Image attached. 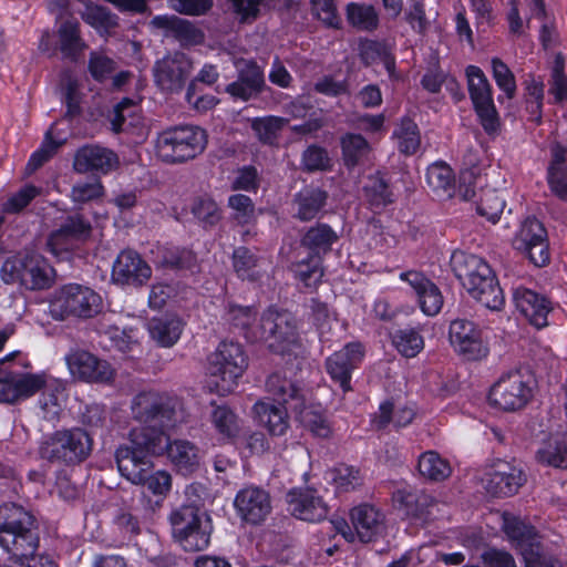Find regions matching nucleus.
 Returning <instances> with one entry per match:
<instances>
[{
    "label": "nucleus",
    "mask_w": 567,
    "mask_h": 567,
    "mask_svg": "<svg viewBox=\"0 0 567 567\" xmlns=\"http://www.w3.org/2000/svg\"><path fill=\"white\" fill-rule=\"evenodd\" d=\"M338 239L339 236L331 226L324 223H317L307 229L300 239V244L310 251L311 256L321 258L332 249V245Z\"/></svg>",
    "instance_id": "obj_36"
},
{
    "label": "nucleus",
    "mask_w": 567,
    "mask_h": 567,
    "mask_svg": "<svg viewBox=\"0 0 567 567\" xmlns=\"http://www.w3.org/2000/svg\"><path fill=\"white\" fill-rule=\"evenodd\" d=\"M396 499L404 506L408 516L424 520L431 514L429 508L433 505V498L425 493L399 491Z\"/></svg>",
    "instance_id": "obj_51"
},
{
    "label": "nucleus",
    "mask_w": 567,
    "mask_h": 567,
    "mask_svg": "<svg viewBox=\"0 0 567 567\" xmlns=\"http://www.w3.org/2000/svg\"><path fill=\"white\" fill-rule=\"evenodd\" d=\"M467 89L474 110L487 134L497 132L499 118L493 100V89L484 72L476 65L466 68Z\"/></svg>",
    "instance_id": "obj_13"
},
{
    "label": "nucleus",
    "mask_w": 567,
    "mask_h": 567,
    "mask_svg": "<svg viewBox=\"0 0 567 567\" xmlns=\"http://www.w3.org/2000/svg\"><path fill=\"white\" fill-rule=\"evenodd\" d=\"M151 277V266L134 250L121 251L113 264L112 279L115 284L142 287Z\"/></svg>",
    "instance_id": "obj_23"
},
{
    "label": "nucleus",
    "mask_w": 567,
    "mask_h": 567,
    "mask_svg": "<svg viewBox=\"0 0 567 567\" xmlns=\"http://www.w3.org/2000/svg\"><path fill=\"white\" fill-rule=\"evenodd\" d=\"M493 79L501 91H503L508 99H513L516 94V80L511 69L498 58H493L491 61Z\"/></svg>",
    "instance_id": "obj_64"
},
{
    "label": "nucleus",
    "mask_w": 567,
    "mask_h": 567,
    "mask_svg": "<svg viewBox=\"0 0 567 567\" xmlns=\"http://www.w3.org/2000/svg\"><path fill=\"white\" fill-rule=\"evenodd\" d=\"M192 213L205 228L216 226L223 217L220 207L209 197L196 199Z\"/></svg>",
    "instance_id": "obj_60"
},
{
    "label": "nucleus",
    "mask_w": 567,
    "mask_h": 567,
    "mask_svg": "<svg viewBox=\"0 0 567 567\" xmlns=\"http://www.w3.org/2000/svg\"><path fill=\"white\" fill-rule=\"evenodd\" d=\"M393 135L398 140V150L405 154L412 155L416 153L421 145V136L417 124L410 117H403Z\"/></svg>",
    "instance_id": "obj_50"
},
{
    "label": "nucleus",
    "mask_w": 567,
    "mask_h": 567,
    "mask_svg": "<svg viewBox=\"0 0 567 567\" xmlns=\"http://www.w3.org/2000/svg\"><path fill=\"white\" fill-rule=\"evenodd\" d=\"M212 423L224 437H234L239 430L237 415L226 405H216L212 412Z\"/></svg>",
    "instance_id": "obj_62"
},
{
    "label": "nucleus",
    "mask_w": 567,
    "mask_h": 567,
    "mask_svg": "<svg viewBox=\"0 0 567 567\" xmlns=\"http://www.w3.org/2000/svg\"><path fill=\"white\" fill-rule=\"evenodd\" d=\"M247 367L248 358L238 342L221 341L208 357V372L221 394L234 391Z\"/></svg>",
    "instance_id": "obj_7"
},
{
    "label": "nucleus",
    "mask_w": 567,
    "mask_h": 567,
    "mask_svg": "<svg viewBox=\"0 0 567 567\" xmlns=\"http://www.w3.org/2000/svg\"><path fill=\"white\" fill-rule=\"evenodd\" d=\"M250 342H265L272 353H290L299 344V333L295 316L275 306L268 307L257 324L255 332L249 333Z\"/></svg>",
    "instance_id": "obj_2"
},
{
    "label": "nucleus",
    "mask_w": 567,
    "mask_h": 567,
    "mask_svg": "<svg viewBox=\"0 0 567 567\" xmlns=\"http://www.w3.org/2000/svg\"><path fill=\"white\" fill-rule=\"evenodd\" d=\"M467 291L475 300L493 311H499L505 305V296L496 276L483 280L482 284Z\"/></svg>",
    "instance_id": "obj_43"
},
{
    "label": "nucleus",
    "mask_w": 567,
    "mask_h": 567,
    "mask_svg": "<svg viewBox=\"0 0 567 567\" xmlns=\"http://www.w3.org/2000/svg\"><path fill=\"white\" fill-rule=\"evenodd\" d=\"M399 278L412 288L420 309L424 315L435 316L441 311L443 306L441 290L423 272L408 270L401 272Z\"/></svg>",
    "instance_id": "obj_26"
},
{
    "label": "nucleus",
    "mask_w": 567,
    "mask_h": 567,
    "mask_svg": "<svg viewBox=\"0 0 567 567\" xmlns=\"http://www.w3.org/2000/svg\"><path fill=\"white\" fill-rule=\"evenodd\" d=\"M505 533L522 554L525 567H563L553 555L546 553L533 526L513 519L505 523Z\"/></svg>",
    "instance_id": "obj_12"
},
{
    "label": "nucleus",
    "mask_w": 567,
    "mask_h": 567,
    "mask_svg": "<svg viewBox=\"0 0 567 567\" xmlns=\"http://www.w3.org/2000/svg\"><path fill=\"white\" fill-rule=\"evenodd\" d=\"M353 530L346 520L338 522L337 528L348 542L355 539L361 543H371L382 536L385 528L384 514L371 504H360L350 512Z\"/></svg>",
    "instance_id": "obj_14"
},
{
    "label": "nucleus",
    "mask_w": 567,
    "mask_h": 567,
    "mask_svg": "<svg viewBox=\"0 0 567 567\" xmlns=\"http://www.w3.org/2000/svg\"><path fill=\"white\" fill-rule=\"evenodd\" d=\"M347 20L360 31L371 32L379 25V16L373 6L351 2L347 6Z\"/></svg>",
    "instance_id": "obj_49"
},
{
    "label": "nucleus",
    "mask_w": 567,
    "mask_h": 567,
    "mask_svg": "<svg viewBox=\"0 0 567 567\" xmlns=\"http://www.w3.org/2000/svg\"><path fill=\"white\" fill-rule=\"evenodd\" d=\"M551 159L547 167V184L551 195L567 200V150L556 143L550 148Z\"/></svg>",
    "instance_id": "obj_33"
},
{
    "label": "nucleus",
    "mask_w": 567,
    "mask_h": 567,
    "mask_svg": "<svg viewBox=\"0 0 567 567\" xmlns=\"http://www.w3.org/2000/svg\"><path fill=\"white\" fill-rule=\"evenodd\" d=\"M289 408L276 406L267 401H258L254 405V412L259 421L271 436L281 437L286 435L289 429L287 411Z\"/></svg>",
    "instance_id": "obj_35"
},
{
    "label": "nucleus",
    "mask_w": 567,
    "mask_h": 567,
    "mask_svg": "<svg viewBox=\"0 0 567 567\" xmlns=\"http://www.w3.org/2000/svg\"><path fill=\"white\" fill-rule=\"evenodd\" d=\"M420 474L433 482H442L451 475V466L446 460L434 451H427L419 457Z\"/></svg>",
    "instance_id": "obj_44"
},
{
    "label": "nucleus",
    "mask_w": 567,
    "mask_h": 567,
    "mask_svg": "<svg viewBox=\"0 0 567 567\" xmlns=\"http://www.w3.org/2000/svg\"><path fill=\"white\" fill-rule=\"evenodd\" d=\"M505 206L506 200L498 190L494 188H483L481 190L480 199L476 203V212L488 221L496 223Z\"/></svg>",
    "instance_id": "obj_52"
},
{
    "label": "nucleus",
    "mask_w": 567,
    "mask_h": 567,
    "mask_svg": "<svg viewBox=\"0 0 567 567\" xmlns=\"http://www.w3.org/2000/svg\"><path fill=\"white\" fill-rule=\"evenodd\" d=\"M415 416L413 408L402 405L394 408L393 403L384 402L379 408V415L375 417L378 429H384L391 422L395 427H405L412 423Z\"/></svg>",
    "instance_id": "obj_46"
},
{
    "label": "nucleus",
    "mask_w": 567,
    "mask_h": 567,
    "mask_svg": "<svg viewBox=\"0 0 567 567\" xmlns=\"http://www.w3.org/2000/svg\"><path fill=\"white\" fill-rule=\"evenodd\" d=\"M548 94L555 103L561 102L567 96V79L565 76V56L558 53L550 68L548 81Z\"/></svg>",
    "instance_id": "obj_58"
},
{
    "label": "nucleus",
    "mask_w": 567,
    "mask_h": 567,
    "mask_svg": "<svg viewBox=\"0 0 567 567\" xmlns=\"http://www.w3.org/2000/svg\"><path fill=\"white\" fill-rule=\"evenodd\" d=\"M452 269L463 287L470 291L483 282V280L494 277L489 265L481 257L464 251H455L451 257Z\"/></svg>",
    "instance_id": "obj_27"
},
{
    "label": "nucleus",
    "mask_w": 567,
    "mask_h": 567,
    "mask_svg": "<svg viewBox=\"0 0 567 567\" xmlns=\"http://www.w3.org/2000/svg\"><path fill=\"white\" fill-rule=\"evenodd\" d=\"M526 481L527 476L520 467L498 461L487 473L485 488L493 496L508 497L515 495Z\"/></svg>",
    "instance_id": "obj_25"
},
{
    "label": "nucleus",
    "mask_w": 567,
    "mask_h": 567,
    "mask_svg": "<svg viewBox=\"0 0 567 567\" xmlns=\"http://www.w3.org/2000/svg\"><path fill=\"white\" fill-rule=\"evenodd\" d=\"M40 520L32 511L16 503L0 506V547L16 565L33 564L40 557Z\"/></svg>",
    "instance_id": "obj_1"
},
{
    "label": "nucleus",
    "mask_w": 567,
    "mask_h": 567,
    "mask_svg": "<svg viewBox=\"0 0 567 567\" xmlns=\"http://www.w3.org/2000/svg\"><path fill=\"white\" fill-rule=\"evenodd\" d=\"M42 389L43 391L38 400V404L44 413V417H54L59 415L61 401L64 395V388L61 384L47 385L44 383L40 390Z\"/></svg>",
    "instance_id": "obj_63"
},
{
    "label": "nucleus",
    "mask_w": 567,
    "mask_h": 567,
    "mask_svg": "<svg viewBox=\"0 0 567 567\" xmlns=\"http://www.w3.org/2000/svg\"><path fill=\"white\" fill-rule=\"evenodd\" d=\"M234 269L243 280L257 281L266 272L265 260L247 247H237L233 252Z\"/></svg>",
    "instance_id": "obj_39"
},
{
    "label": "nucleus",
    "mask_w": 567,
    "mask_h": 567,
    "mask_svg": "<svg viewBox=\"0 0 567 567\" xmlns=\"http://www.w3.org/2000/svg\"><path fill=\"white\" fill-rule=\"evenodd\" d=\"M91 233V224L81 215L69 216L48 239V249L59 260H69L75 240L86 238Z\"/></svg>",
    "instance_id": "obj_22"
},
{
    "label": "nucleus",
    "mask_w": 567,
    "mask_h": 567,
    "mask_svg": "<svg viewBox=\"0 0 567 567\" xmlns=\"http://www.w3.org/2000/svg\"><path fill=\"white\" fill-rule=\"evenodd\" d=\"M118 165V157L112 150L90 144L80 147L74 156L73 167L78 173L109 174Z\"/></svg>",
    "instance_id": "obj_28"
},
{
    "label": "nucleus",
    "mask_w": 567,
    "mask_h": 567,
    "mask_svg": "<svg viewBox=\"0 0 567 567\" xmlns=\"http://www.w3.org/2000/svg\"><path fill=\"white\" fill-rule=\"evenodd\" d=\"M328 199V193L319 187H305L295 195L297 206L296 217L301 221H309L318 216Z\"/></svg>",
    "instance_id": "obj_37"
},
{
    "label": "nucleus",
    "mask_w": 567,
    "mask_h": 567,
    "mask_svg": "<svg viewBox=\"0 0 567 567\" xmlns=\"http://www.w3.org/2000/svg\"><path fill=\"white\" fill-rule=\"evenodd\" d=\"M258 311L252 306H241L228 303L226 308L225 319L235 329H237L244 338L250 342V332L257 329Z\"/></svg>",
    "instance_id": "obj_41"
},
{
    "label": "nucleus",
    "mask_w": 567,
    "mask_h": 567,
    "mask_svg": "<svg viewBox=\"0 0 567 567\" xmlns=\"http://www.w3.org/2000/svg\"><path fill=\"white\" fill-rule=\"evenodd\" d=\"M292 270L295 277L306 287L317 286L323 276L321 258L311 255L307 259L296 262Z\"/></svg>",
    "instance_id": "obj_59"
},
{
    "label": "nucleus",
    "mask_w": 567,
    "mask_h": 567,
    "mask_svg": "<svg viewBox=\"0 0 567 567\" xmlns=\"http://www.w3.org/2000/svg\"><path fill=\"white\" fill-rule=\"evenodd\" d=\"M132 416L141 424L175 426L181 419V402L177 398L157 391H142L131 404Z\"/></svg>",
    "instance_id": "obj_8"
},
{
    "label": "nucleus",
    "mask_w": 567,
    "mask_h": 567,
    "mask_svg": "<svg viewBox=\"0 0 567 567\" xmlns=\"http://www.w3.org/2000/svg\"><path fill=\"white\" fill-rule=\"evenodd\" d=\"M102 298L92 288L80 284L62 286L52 302V311L65 317L87 319L101 311Z\"/></svg>",
    "instance_id": "obj_10"
},
{
    "label": "nucleus",
    "mask_w": 567,
    "mask_h": 567,
    "mask_svg": "<svg viewBox=\"0 0 567 567\" xmlns=\"http://www.w3.org/2000/svg\"><path fill=\"white\" fill-rule=\"evenodd\" d=\"M265 388L274 401L289 408L291 412L299 410L306 402L302 389L280 373L270 374L266 380Z\"/></svg>",
    "instance_id": "obj_31"
},
{
    "label": "nucleus",
    "mask_w": 567,
    "mask_h": 567,
    "mask_svg": "<svg viewBox=\"0 0 567 567\" xmlns=\"http://www.w3.org/2000/svg\"><path fill=\"white\" fill-rule=\"evenodd\" d=\"M172 426L142 424L130 431V445H121L133 453L135 458L151 460V456L163 455L169 441L166 430Z\"/></svg>",
    "instance_id": "obj_20"
},
{
    "label": "nucleus",
    "mask_w": 567,
    "mask_h": 567,
    "mask_svg": "<svg viewBox=\"0 0 567 567\" xmlns=\"http://www.w3.org/2000/svg\"><path fill=\"white\" fill-rule=\"evenodd\" d=\"M533 398L529 378L520 370L503 373L491 386L488 400L492 405L506 411L522 410Z\"/></svg>",
    "instance_id": "obj_11"
},
{
    "label": "nucleus",
    "mask_w": 567,
    "mask_h": 567,
    "mask_svg": "<svg viewBox=\"0 0 567 567\" xmlns=\"http://www.w3.org/2000/svg\"><path fill=\"white\" fill-rule=\"evenodd\" d=\"M293 413L302 426L309 430L315 436L326 439L331 434V427L326 416L312 406H307L306 402Z\"/></svg>",
    "instance_id": "obj_55"
},
{
    "label": "nucleus",
    "mask_w": 567,
    "mask_h": 567,
    "mask_svg": "<svg viewBox=\"0 0 567 567\" xmlns=\"http://www.w3.org/2000/svg\"><path fill=\"white\" fill-rule=\"evenodd\" d=\"M44 384L40 374L22 373L0 363V403L14 404L34 395Z\"/></svg>",
    "instance_id": "obj_18"
},
{
    "label": "nucleus",
    "mask_w": 567,
    "mask_h": 567,
    "mask_svg": "<svg viewBox=\"0 0 567 567\" xmlns=\"http://www.w3.org/2000/svg\"><path fill=\"white\" fill-rule=\"evenodd\" d=\"M59 49L64 59L76 62L87 48L81 35L80 22L69 17L63 20L58 28Z\"/></svg>",
    "instance_id": "obj_34"
},
{
    "label": "nucleus",
    "mask_w": 567,
    "mask_h": 567,
    "mask_svg": "<svg viewBox=\"0 0 567 567\" xmlns=\"http://www.w3.org/2000/svg\"><path fill=\"white\" fill-rule=\"evenodd\" d=\"M137 111L138 106L133 99H122L109 115L112 131L121 133L133 127Z\"/></svg>",
    "instance_id": "obj_54"
},
{
    "label": "nucleus",
    "mask_w": 567,
    "mask_h": 567,
    "mask_svg": "<svg viewBox=\"0 0 567 567\" xmlns=\"http://www.w3.org/2000/svg\"><path fill=\"white\" fill-rule=\"evenodd\" d=\"M169 523L174 539L186 551H200L210 542V520L195 504H184L172 511Z\"/></svg>",
    "instance_id": "obj_3"
},
{
    "label": "nucleus",
    "mask_w": 567,
    "mask_h": 567,
    "mask_svg": "<svg viewBox=\"0 0 567 567\" xmlns=\"http://www.w3.org/2000/svg\"><path fill=\"white\" fill-rule=\"evenodd\" d=\"M234 507L241 522L258 526L272 511L271 496L262 487L249 485L237 492Z\"/></svg>",
    "instance_id": "obj_19"
},
{
    "label": "nucleus",
    "mask_w": 567,
    "mask_h": 567,
    "mask_svg": "<svg viewBox=\"0 0 567 567\" xmlns=\"http://www.w3.org/2000/svg\"><path fill=\"white\" fill-rule=\"evenodd\" d=\"M567 455V442L564 435H553L536 452L538 463L561 467Z\"/></svg>",
    "instance_id": "obj_45"
},
{
    "label": "nucleus",
    "mask_w": 567,
    "mask_h": 567,
    "mask_svg": "<svg viewBox=\"0 0 567 567\" xmlns=\"http://www.w3.org/2000/svg\"><path fill=\"white\" fill-rule=\"evenodd\" d=\"M91 433L81 427L63 429L53 432L41 446L42 457L64 465H78L92 452Z\"/></svg>",
    "instance_id": "obj_4"
},
{
    "label": "nucleus",
    "mask_w": 567,
    "mask_h": 567,
    "mask_svg": "<svg viewBox=\"0 0 567 567\" xmlns=\"http://www.w3.org/2000/svg\"><path fill=\"white\" fill-rule=\"evenodd\" d=\"M392 343L405 358L416 357L424 348V340L420 332L413 328H404L394 332Z\"/></svg>",
    "instance_id": "obj_56"
},
{
    "label": "nucleus",
    "mask_w": 567,
    "mask_h": 567,
    "mask_svg": "<svg viewBox=\"0 0 567 567\" xmlns=\"http://www.w3.org/2000/svg\"><path fill=\"white\" fill-rule=\"evenodd\" d=\"M206 146L205 131L198 126L182 125L163 131L156 141L158 157L168 164L195 158Z\"/></svg>",
    "instance_id": "obj_5"
},
{
    "label": "nucleus",
    "mask_w": 567,
    "mask_h": 567,
    "mask_svg": "<svg viewBox=\"0 0 567 567\" xmlns=\"http://www.w3.org/2000/svg\"><path fill=\"white\" fill-rule=\"evenodd\" d=\"M176 470L183 475L196 472L203 458L200 449L193 442L183 439L168 441L165 451Z\"/></svg>",
    "instance_id": "obj_32"
},
{
    "label": "nucleus",
    "mask_w": 567,
    "mask_h": 567,
    "mask_svg": "<svg viewBox=\"0 0 567 567\" xmlns=\"http://www.w3.org/2000/svg\"><path fill=\"white\" fill-rule=\"evenodd\" d=\"M115 460L118 472L128 482L145 485L154 495H165L171 489V475L164 471L153 473L152 460L135 458L126 449H117Z\"/></svg>",
    "instance_id": "obj_9"
},
{
    "label": "nucleus",
    "mask_w": 567,
    "mask_h": 567,
    "mask_svg": "<svg viewBox=\"0 0 567 567\" xmlns=\"http://www.w3.org/2000/svg\"><path fill=\"white\" fill-rule=\"evenodd\" d=\"M192 71L193 61L179 51L163 56L152 68L154 83L166 93L181 92Z\"/></svg>",
    "instance_id": "obj_15"
},
{
    "label": "nucleus",
    "mask_w": 567,
    "mask_h": 567,
    "mask_svg": "<svg viewBox=\"0 0 567 567\" xmlns=\"http://www.w3.org/2000/svg\"><path fill=\"white\" fill-rule=\"evenodd\" d=\"M82 20L101 34H107L118 24V17L109 8L95 4L91 1L84 3L81 12Z\"/></svg>",
    "instance_id": "obj_42"
},
{
    "label": "nucleus",
    "mask_w": 567,
    "mask_h": 567,
    "mask_svg": "<svg viewBox=\"0 0 567 567\" xmlns=\"http://www.w3.org/2000/svg\"><path fill=\"white\" fill-rule=\"evenodd\" d=\"M0 277L7 285L19 284L28 290H42L52 282V268L39 254H19L4 260Z\"/></svg>",
    "instance_id": "obj_6"
},
{
    "label": "nucleus",
    "mask_w": 567,
    "mask_h": 567,
    "mask_svg": "<svg viewBox=\"0 0 567 567\" xmlns=\"http://www.w3.org/2000/svg\"><path fill=\"white\" fill-rule=\"evenodd\" d=\"M286 123V118L278 116L256 117L251 122V128L262 144L272 145Z\"/></svg>",
    "instance_id": "obj_57"
},
{
    "label": "nucleus",
    "mask_w": 567,
    "mask_h": 567,
    "mask_svg": "<svg viewBox=\"0 0 567 567\" xmlns=\"http://www.w3.org/2000/svg\"><path fill=\"white\" fill-rule=\"evenodd\" d=\"M151 24L163 31L165 38H172L182 47L198 45L204 42L205 34L189 20L174 14L155 16Z\"/></svg>",
    "instance_id": "obj_29"
},
{
    "label": "nucleus",
    "mask_w": 567,
    "mask_h": 567,
    "mask_svg": "<svg viewBox=\"0 0 567 567\" xmlns=\"http://www.w3.org/2000/svg\"><path fill=\"white\" fill-rule=\"evenodd\" d=\"M363 357V346L359 342H349L326 359L327 373L334 383L339 384L343 392L352 390V372L359 368Z\"/></svg>",
    "instance_id": "obj_21"
},
{
    "label": "nucleus",
    "mask_w": 567,
    "mask_h": 567,
    "mask_svg": "<svg viewBox=\"0 0 567 567\" xmlns=\"http://www.w3.org/2000/svg\"><path fill=\"white\" fill-rule=\"evenodd\" d=\"M340 144L342 159L347 168L351 169L363 165L369 159L371 146L362 135L347 133L341 137Z\"/></svg>",
    "instance_id": "obj_40"
},
{
    "label": "nucleus",
    "mask_w": 567,
    "mask_h": 567,
    "mask_svg": "<svg viewBox=\"0 0 567 567\" xmlns=\"http://www.w3.org/2000/svg\"><path fill=\"white\" fill-rule=\"evenodd\" d=\"M288 511L301 520L318 523L327 518L329 506L312 488H295L287 496Z\"/></svg>",
    "instance_id": "obj_24"
},
{
    "label": "nucleus",
    "mask_w": 567,
    "mask_h": 567,
    "mask_svg": "<svg viewBox=\"0 0 567 567\" xmlns=\"http://www.w3.org/2000/svg\"><path fill=\"white\" fill-rule=\"evenodd\" d=\"M227 206L231 209L230 219L237 226L255 225L257 210L252 199L244 194H234L228 197Z\"/></svg>",
    "instance_id": "obj_47"
},
{
    "label": "nucleus",
    "mask_w": 567,
    "mask_h": 567,
    "mask_svg": "<svg viewBox=\"0 0 567 567\" xmlns=\"http://www.w3.org/2000/svg\"><path fill=\"white\" fill-rule=\"evenodd\" d=\"M65 362L71 374L87 383H110L114 380L115 370L103 359L93 353L73 349L65 355Z\"/></svg>",
    "instance_id": "obj_17"
},
{
    "label": "nucleus",
    "mask_w": 567,
    "mask_h": 567,
    "mask_svg": "<svg viewBox=\"0 0 567 567\" xmlns=\"http://www.w3.org/2000/svg\"><path fill=\"white\" fill-rule=\"evenodd\" d=\"M449 337L454 350L467 361L483 360L489 353L482 330L473 321L453 320L450 324Z\"/></svg>",
    "instance_id": "obj_16"
},
{
    "label": "nucleus",
    "mask_w": 567,
    "mask_h": 567,
    "mask_svg": "<svg viewBox=\"0 0 567 567\" xmlns=\"http://www.w3.org/2000/svg\"><path fill=\"white\" fill-rule=\"evenodd\" d=\"M148 331L161 347L169 348L181 338L183 322L175 316H162L150 320Z\"/></svg>",
    "instance_id": "obj_38"
},
{
    "label": "nucleus",
    "mask_w": 567,
    "mask_h": 567,
    "mask_svg": "<svg viewBox=\"0 0 567 567\" xmlns=\"http://www.w3.org/2000/svg\"><path fill=\"white\" fill-rule=\"evenodd\" d=\"M427 185L434 192L449 193L454 187V174L452 168L444 163H434L426 171Z\"/></svg>",
    "instance_id": "obj_61"
},
{
    "label": "nucleus",
    "mask_w": 567,
    "mask_h": 567,
    "mask_svg": "<svg viewBox=\"0 0 567 567\" xmlns=\"http://www.w3.org/2000/svg\"><path fill=\"white\" fill-rule=\"evenodd\" d=\"M547 231L544 225L535 217H527L513 238L515 250H528V247L546 239Z\"/></svg>",
    "instance_id": "obj_48"
},
{
    "label": "nucleus",
    "mask_w": 567,
    "mask_h": 567,
    "mask_svg": "<svg viewBox=\"0 0 567 567\" xmlns=\"http://www.w3.org/2000/svg\"><path fill=\"white\" fill-rule=\"evenodd\" d=\"M513 301L516 309L536 328L547 326L549 313L548 300L525 287H517L513 291Z\"/></svg>",
    "instance_id": "obj_30"
},
{
    "label": "nucleus",
    "mask_w": 567,
    "mask_h": 567,
    "mask_svg": "<svg viewBox=\"0 0 567 567\" xmlns=\"http://www.w3.org/2000/svg\"><path fill=\"white\" fill-rule=\"evenodd\" d=\"M363 193L373 208H383L394 200L388 182L380 174L369 176Z\"/></svg>",
    "instance_id": "obj_53"
}]
</instances>
